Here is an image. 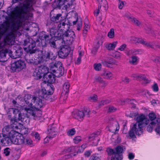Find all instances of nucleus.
<instances>
[{"instance_id":"obj_1","label":"nucleus","mask_w":160,"mask_h":160,"mask_svg":"<svg viewBox=\"0 0 160 160\" xmlns=\"http://www.w3.org/2000/svg\"><path fill=\"white\" fill-rule=\"evenodd\" d=\"M12 6L8 7L6 12L8 16H5V20H30L33 14L27 13L28 5L24 3H19L15 7Z\"/></svg>"},{"instance_id":"obj_2","label":"nucleus","mask_w":160,"mask_h":160,"mask_svg":"<svg viewBox=\"0 0 160 160\" xmlns=\"http://www.w3.org/2000/svg\"><path fill=\"white\" fill-rule=\"evenodd\" d=\"M137 122L133 124L128 132L129 136L131 138H135V134L140 135L143 132V128L149 122V120L145 115L141 114L136 118Z\"/></svg>"},{"instance_id":"obj_3","label":"nucleus","mask_w":160,"mask_h":160,"mask_svg":"<svg viewBox=\"0 0 160 160\" xmlns=\"http://www.w3.org/2000/svg\"><path fill=\"white\" fill-rule=\"evenodd\" d=\"M24 49L26 52L30 54L35 53L39 54L41 53V51L39 50L38 49L35 48L36 43L35 40L31 38H28L24 40Z\"/></svg>"},{"instance_id":"obj_4","label":"nucleus","mask_w":160,"mask_h":160,"mask_svg":"<svg viewBox=\"0 0 160 160\" xmlns=\"http://www.w3.org/2000/svg\"><path fill=\"white\" fill-rule=\"evenodd\" d=\"M54 88L52 85L48 86L46 88L42 87L41 90L38 92V96L40 98L51 101L54 99L52 98L51 96L54 92Z\"/></svg>"},{"instance_id":"obj_5","label":"nucleus","mask_w":160,"mask_h":160,"mask_svg":"<svg viewBox=\"0 0 160 160\" xmlns=\"http://www.w3.org/2000/svg\"><path fill=\"white\" fill-rule=\"evenodd\" d=\"M59 50L58 51V57L62 59L66 58L69 54L72 51L69 46L67 45H62L59 47Z\"/></svg>"},{"instance_id":"obj_6","label":"nucleus","mask_w":160,"mask_h":160,"mask_svg":"<svg viewBox=\"0 0 160 160\" xmlns=\"http://www.w3.org/2000/svg\"><path fill=\"white\" fill-rule=\"evenodd\" d=\"M75 33L73 31L71 30H67L63 34H62L61 38L63 41L68 44H71L74 40Z\"/></svg>"},{"instance_id":"obj_7","label":"nucleus","mask_w":160,"mask_h":160,"mask_svg":"<svg viewBox=\"0 0 160 160\" xmlns=\"http://www.w3.org/2000/svg\"><path fill=\"white\" fill-rule=\"evenodd\" d=\"M24 110L27 111L28 116L33 117L35 120L39 119L42 115V112L39 109H32L29 108H25Z\"/></svg>"},{"instance_id":"obj_8","label":"nucleus","mask_w":160,"mask_h":160,"mask_svg":"<svg viewBox=\"0 0 160 160\" xmlns=\"http://www.w3.org/2000/svg\"><path fill=\"white\" fill-rule=\"evenodd\" d=\"M89 112L87 109H84L82 110H78L73 112L72 115L75 119L79 121H82L85 115L88 114Z\"/></svg>"},{"instance_id":"obj_9","label":"nucleus","mask_w":160,"mask_h":160,"mask_svg":"<svg viewBox=\"0 0 160 160\" xmlns=\"http://www.w3.org/2000/svg\"><path fill=\"white\" fill-rule=\"evenodd\" d=\"M39 54H40V55L37 57V58L39 59L41 61H42L43 58L54 60L56 58V56L54 55L52 52L48 50L45 51L43 56L42 55V52L41 53H39Z\"/></svg>"},{"instance_id":"obj_10","label":"nucleus","mask_w":160,"mask_h":160,"mask_svg":"<svg viewBox=\"0 0 160 160\" xmlns=\"http://www.w3.org/2000/svg\"><path fill=\"white\" fill-rule=\"evenodd\" d=\"M25 65L24 62L22 60H19L15 62L14 63H13L11 66V69L13 72L16 71L17 70L18 71L19 69H23Z\"/></svg>"},{"instance_id":"obj_11","label":"nucleus","mask_w":160,"mask_h":160,"mask_svg":"<svg viewBox=\"0 0 160 160\" xmlns=\"http://www.w3.org/2000/svg\"><path fill=\"white\" fill-rule=\"evenodd\" d=\"M70 88V84L68 82H65L63 85L62 91V93L61 94L60 99L65 100L68 97V93L69 92V88Z\"/></svg>"},{"instance_id":"obj_12","label":"nucleus","mask_w":160,"mask_h":160,"mask_svg":"<svg viewBox=\"0 0 160 160\" xmlns=\"http://www.w3.org/2000/svg\"><path fill=\"white\" fill-rule=\"evenodd\" d=\"M71 25V23L68 21V22L67 23H66L64 22L60 21L58 22L57 26L60 31L62 32L64 31L65 32L67 30H69L70 26Z\"/></svg>"},{"instance_id":"obj_13","label":"nucleus","mask_w":160,"mask_h":160,"mask_svg":"<svg viewBox=\"0 0 160 160\" xmlns=\"http://www.w3.org/2000/svg\"><path fill=\"white\" fill-rule=\"evenodd\" d=\"M33 0H12L11 3L12 5L18 2V5L19 3H24L28 5V8L27 11V13H30L29 12L32 6Z\"/></svg>"},{"instance_id":"obj_14","label":"nucleus","mask_w":160,"mask_h":160,"mask_svg":"<svg viewBox=\"0 0 160 160\" xmlns=\"http://www.w3.org/2000/svg\"><path fill=\"white\" fill-rule=\"evenodd\" d=\"M115 151V160H122V153L123 152V147L118 146L116 147Z\"/></svg>"},{"instance_id":"obj_15","label":"nucleus","mask_w":160,"mask_h":160,"mask_svg":"<svg viewBox=\"0 0 160 160\" xmlns=\"http://www.w3.org/2000/svg\"><path fill=\"white\" fill-rule=\"evenodd\" d=\"M10 21H4V22L0 26V35L2 36L10 28Z\"/></svg>"},{"instance_id":"obj_16","label":"nucleus","mask_w":160,"mask_h":160,"mask_svg":"<svg viewBox=\"0 0 160 160\" xmlns=\"http://www.w3.org/2000/svg\"><path fill=\"white\" fill-rule=\"evenodd\" d=\"M68 15H66L65 17H63L62 15L61 14H54L53 13V10H52L50 14V17L51 18L50 20H58L59 18L61 17V19L60 20H64L68 18H67Z\"/></svg>"},{"instance_id":"obj_17","label":"nucleus","mask_w":160,"mask_h":160,"mask_svg":"<svg viewBox=\"0 0 160 160\" xmlns=\"http://www.w3.org/2000/svg\"><path fill=\"white\" fill-rule=\"evenodd\" d=\"M24 100L27 105L31 107L32 106V103L35 102L36 100L35 97L32 96L30 94H27L24 96Z\"/></svg>"},{"instance_id":"obj_18","label":"nucleus","mask_w":160,"mask_h":160,"mask_svg":"<svg viewBox=\"0 0 160 160\" xmlns=\"http://www.w3.org/2000/svg\"><path fill=\"white\" fill-rule=\"evenodd\" d=\"M52 72H48L46 74L44 75L43 78L46 81L49 83H53L55 81V77L54 73Z\"/></svg>"},{"instance_id":"obj_19","label":"nucleus","mask_w":160,"mask_h":160,"mask_svg":"<svg viewBox=\"0 0 160 160\" xmlns=\"http://www.w3.org/2000/svg\"><path fill=\"white\" fill-rule=\"evenodd\" d=\"M15 34L13 32H10L6 36L4 39L5 43L8 44H12V42L14 39Z\"/></svg>"},{"instance_id":"obj_20","label":"nucleus","mask_w":160,"mask_h":160,"mask_svg":"<svg viewBox=\"0 0 160 160\" xmlns=\"http://www.w3.org/2000/svg\"><path fill=\"white\" fill-rule=\"evenodd\" d=\"M18 135V133L13 130L10 131L8 135V137L9 144H11L13 142V140L15 139Z\"/></svg>"},{"instance_id":"obj_21","label":"nucleus","mask_w":160,"mask_h":160,"mask_svg":"<svg viewBox=\"0 0 160 160\" xmlns=\"http://www.w3.org/2000/svg\"><path fill=\"white\" fill-rule=\"evenodd\" d=\"M147 47L156 49L158 48L160 49V45L155 42H148L144 41V45Z\"/></svg>"},{"instance_id":"obj_22","label":"nucleus","mask_w":160,"mask_h":160,"mask_svg":"<svg viewBox=\"0 0 160 160\" xmlns=\"http://www.w3.org/2000/svg\"><path fill=\"white\" fill-rule=\"evenodd\" d=\"M61 67H63L61 62L58 61L54 63H51L50 68L51 72H55L57 69H58Z\"/></svg>"},{"instance_id":"obj_23","label":"nucleus","mask_w":160,"mask_h":160,"mask_svg":"<svg viewBox=\"0 0 160 160\" xmlns=\"http://www.w3.org/2000/svg\"><path fill=\"white\" fill-rule=\"evenodd\" d=\"M8 137L7 135L0 133V143L3 145L9 144Z\"/></svg>"},{"instance_id":"obj_24","label":"nucleus","mask_w":160,"mask_h":160,"mask_svg":"<svg viewBox=\"0 0 160 160\" xmlns=\"http://www.w3.org/2000/svg\"><path fill=\"white\" fill-rule=\"evenodd\" d=\"M50 35L55 38L57 39H59L61 38L62 34L59 33L58 30L55 28H52L50 30Z\"/></svg>"},{"instance_id":"obj_25","label":"nucleus","mask_w":160,"mask_h":160,"mask_svg":"<svg viewBox=\"0 0 160 160\" xmlns=\"http://www.w3.org/2000/svg\"><path fill=\"white\" fill-rule=\"evenodd\" d=\"M64 3V1L63 0H54L53 1L52 6L54 9L58 8L60 9L61 7Z\"/></svg>"},{"instance_id":"obj_26","label":"nucleus","mask_w":160,"mask_h":160,"mask_svg":"<svg viewBox=\"0 0 160 160\" xmlns=\"http://www.w3.org/2000/svg\"><path fill=\"white\" fill-rule=\"evenodd\" d=\"M57 129L56 128L49 126L48 129L47 133L49 137L53 138L55 137L57 134Z\"/></svg>"},{"instance_id":"obj_27","label":"nucleus","mask_w":160,"mask_h":160,"mask_svg":"<svg viewBox=\"0 0 160 160\" xmlns=\"http://www.w3.org/2000/svg\"><path fill=\"white\" fill-rule=\"evenodd\" d=\"M36 100L35 102H33L34 106L35 107L34 108L39 109L41 108L43 105L42 100L38 98L35 97Z\"/></svg>"},{"instance_id":"obj_28","label":"nucleus","mask_w":160,"mask_h":160,"mask_svg":"<svg viewBox=\"0 0 160 160\" xmlns=\"http://www.w3.org/2000/svg\"><path fill=\"white\" fill-rule=\"evenodd\" d=\"M109 127L111 131H116L119 129L118 123L115 121H110Z\"/></svg>"},{"instance_id":"obj_29","label":"nucleus","mask_w":160,"mask_h":160,"mask_svg":"<svg viewBox=\"0 0 160 160\" xmlns=\"http://www.w3.org/2000/svg\"><path fill=\"white\" fill-rule=\"evenodd\" d=\"M21 121V120H18L17 118L13 117L10 120V123L11 128H12L13 129H18L19 128L18 126V124H19V123L18 122V121Z\"/></svg>"},{"instance_id":"obj_30","label":"nucleus","mask_w":160,"mask_h":160,"mask_svg":"<svg viewBox=\"0 0 160 160\" xmlns=\"http://www.w3.org/2000/svg\"><path fill=\"white\" fill-rule=\"evenodd\" d=\"M24 140H25V138L23 136H18L13 140V143L15 144L24 145Z\"/></svg>"},{"instance_id":"obj_31","label":"nucleus","mask_w":160,"mask_h":160,"mask_svg":"<svg viewBox=\"0 0 160 160\" xmlns=\"http://www.w3.org/2000/svg\"><path fill=\"white\" fill-rule=\"evenodd\" d=\"M98 6H99L101 10L103 11H106L108 8V3L106 0H101Z\"/></svg>"},{"instance_id":"obj_32","label":"nucleus","mask_w":160,"mask_h":160,"mask_svg":"<svg viewBox=\"0 0 160 160\" xmlns=\"http://www.w3.org/2000/svg\"><path fill=\"white\" fill-rule=\"evenodd\" d=\"M142 51L140 49H132L126 52V54L128 56L135 55L137 54H141Z\"/></svg>"},{"instance_id":"obj_33","label":"nucleus","mask_w":160,"mask_h":160,"mask_svg":"<svg viewBox=\"0 0 160 160\" xmlns=\"http://www.w3.org/2000/svg\"><path fill=\"white\" fill-rule=\"evenodd\" d=\"M156 122H151L149 124L147 128V130L148 132H151L153 127L155 126V125H158L159 123L160 122V118L156 119Z\"/></svg>"},{"instance_id":"obj_34","label":"nucleus","mask_w":160,"mask_h":160,"mask_svg":"<svg viewBox=\"0 0 160 160\" xmlns=\"http://www.w3.org/2000/svg\"><path fill=\"white\" fill-rule=\"evenodd\" d=\"M43 77L49 72V68L46 66L41 65L37 68Z\"/></svg>"},{"instance_id":"obj_35","label":"nucleus","mask_w":160,"mask_h":160,"mask_svg":"<svg viewBox=\"0 0 160 160\" xmlns=\"http://www.w3.org/2000/svg\"><path fill=\"white\" fill-rule=\"evenodd\" d=\"M55 72H51L54 74L56 77H59L62 76L64 73V70L63 67H61L58 69H57Z\"/></svg>"},{"instance_id":"obj_36","label":"nucleus","mask_w":160,"mask_h":160,"mask_svg":"<svg viewBox=\"0 0 160 160\" xmlns=\"http://www.w3.org/2000/svg\"><path fill=\"white\" fill-rule=\"evenodd\" d=\"M35 41L36 44H37L38 46L39 47H45L47 46V41L43 38L41 39L39 38L38 39H37Z\"/></svg>"},{"instance_id":"obj_37","label":"nucleus","mask_w":160,"mask_h":160,"mask_svg":"<svg viewBox=\"0 0 160 160\" xmlns=\"http://www.w3.org/2000/svg\"><path fill=\"white\" fill-rule=\"evenodd\" d=\"M13 110V113L14 114V117L16 118H17L19 120L22 121V114L20 111L17 109L12 108Z\"/></svg>"},{"instance_id":"obj_38","label":"nucleus","mask_w":160,"mask_h":160,"mask_svg":"<svg viewBox=\"0 0 160 160\" xmlns=\"http://www.w3.org/2000/svg\"><path fill=\"white\" fill-rule=\"evenodd\" d=\"M130 40L133 43H140L143 45H144L145 41L143 39L141 38H138L134 37H131L130 38Z\"/></svg>"},{"instance_id":"obj_39","label":"nucleus","mask_w":160,"mask_h":160,"mask_svg":"<svg viewBox=\"0 0 160 160\" xmlns=\"http://www.w3.org/2000/svg\"><path fill=\"white\" fill-rule=\"evenodd\" d=\"M22 49L20 47H18V49L15 51V55L12 57L13 59H15L20 57L23 54Z\"/></svg>"},{"instance_id":"obj_40","label":"nucleus","mask_w":160,"mask_h":160,"mask_svg":"<svg viewBox=\"0 0 160 160\" xmlns=\"http://www.w3.org/2000/svg\"><path fill=\"white\" fill-rule=\"evenodd\" d=\"M56 21H48L47 23V25L48 26L49 28H55L57 26L58 22Z\"/></svg>"},{"instance_id":"obj_41","label":"nucleus","mask_w":160,"mask_h":160,"mask_svg":"<svg viewBox=\"0 0 160 160\" xmlns=\"http://www.w3.org/2000/svg\"><path fill=\"white\" fill-rule=\"evenodd\" d=\"M145 33L147 34L151 35H153L155 34L154 31L152 29L151 27L150 26H147L144 28Z\"/></svg>"},{"instance_id":"obj_42","label":"nucleus","mask_w":160,"mask_h":160,"mask_svg":"<svg viewBox=\"0 0 160 160\" xmlns=\"http://www.w3.org/2000/svg\"><path fill=\"white\" fill-rule=\"evenodd\" d=\"M10 125H7L4 127L2 131V133L5 135H8L10 131L12 130V128Z\"/></svg>"},{"instance_id":"obj_43","label":"nucleus","mask_w":160,"mask_h":160,"mask_svg":"<svg viewBox=\"0 0 160 160\" xmlns=\"http://www.w3.org/2000/svg\"><path fill=\"white\" fill-rule=\"evenodd\" d=\"M102 75L104 78L107 79H112L113 74L110 72L107 71L105 72Z\"/></svg>"},{"instance_id":"obj_44","label":"nucleus","mask_w":160,"mask_h":160,"mask_svg":"<svg viewBox=\"0 0 160 160\" xmlns=\"http://www.w3.org/2000/svg\"><path fill=\"white\" fill-rule=\"evenodd\" d=\"M33 75L34 77H36V79H37L41 78L43 76L37 68L33 72Z\"/></svg>"},{"instance_id":"obj_45","label":"nucleus","mask_w":160,"mask_h":160,"mask_svg":"<svg viewBox=\"0 0 160 160\" xmlns=\"http://www.w3.org/2000/svg\"><path fill=\"white\" fill-rule=\"evenodd\" d=\"M100 132L98 131L92 133L88 137V140L89 141L94 140L95 138H97Z\"/></svg>"},{"instance_id":"obj_46","label":"nucleus","mask_w":160,"mask_h":160,"mask_svg":"<svg viewBox=\"0 0 160 160\" xmlns=\"http://www.w3.org/2000/svg\"><path fill=\"white\" fill-rule=\"evenodd\" d=\"M117 42H114L112 43L108 44L106 46V48L109 50H113L116 47Z\"/></svg>"},{"instance_id":"obj_47","label":"nucleus","mask_w":160,"mask_h":160,"mask_svg":"<svg viewBox=\"0 0 160 160\" xmlns=\"http://www.w3.org/2000/svg\"><path fill=\"white\" fill-rule=\"evenodd\" d=\"M114 60L113 59L111 58L110 59L109 61L108 62L104 61H102V63L103 65L106 66L108 67H111L112 63H114Z\"/></svg>"},{"instance_id":"obj_48","label":"nucleus","mask_w":160,"mask_h":160,"mask_svg":"<svg viewBox=\"0 0 160 160\" xmlns=\"http://www.w3.org/2000/svg\"><path fill=\"white\" fill-rule=\"evenodd\" d=\"M148 117L150 120L151 122L154 121L156 122V119L159 118H157L156 116L154 113H151L148 114Z\"/></svg>"},{"instance_id":"obj_49","label":"nucleus","mask_w":160,"mask_h":160,"mask_svg":"<svg viewBox=\"0 0 160 160\" xmlns=\"http://www.w3.org/2000/svg\"><path fill=\"white\" fill-rule=\"evenodd\" d=\"M138 57L136 56H132L131 57V59L129 60V62L132 64L135 65L137 64Z\"/></svg>"},{"instance_id":"obj_50","label":"nucleus","mask_w":160,"mask_h":160,"mask_svg":"<svg viewBox=\"0 0 160 160\" xmlns=\"http://www.w3.org/2000/svg\"><path fill=\"white\" fill-rule=\"evenodd\" d=\"M73 25L77 24V29L79 31L80 30L82 26V22L81 21H75L73 22Z\"/></svg>"},{"instance_id":"obj_51","label":"nucleus","mask_w":160,"mask_h":160,"mask_svg":"<svg viewBox=\"0 0 160 160\" xmlns=\"http://www.w3.org/2000/svg\"><path fill=\"white\" fill-rule=\"evenodd\" d=\"M142 74H132L131 75V77L134 79L137 80H141Z\"/></svg>"},{"instance_id":"obj_52","label":"nucleus","mask_w":160,"mask_h":160,"mask_svg":"<svg viewBox=\"0 0 160 160\" xmlns=\"http://www.w3.org/2000/svg\"><path fill=\"white\" fill-rule=\"evenodd\" d=\"M106 152H107L108 154L109 155H114V159L115 160V150L113 149L110 148H108L106 149Z\"/></svg>"},{"instance_id":"obj_53","label":"nucleus","mask_w":160,"mask_h":160,"mask_svg":"<svg viewBox=\"0 0 160 160\" xmlns=\"http://www.w3.org/2000/svg\"><path fill=\"white\" fill-rule=\"evenodd\" d=\"M121 101L122 102V103H121V104H123V103L126 101H127L128 102H129L131 104H135V103L136 102V101L134 99H130L129 98H127L125 100H121Z\"/></svg>"},{"instance_id":"obj_54","label":"nucleus","mask_w":160,"mask_h":160,"mask_svg":"<svg viewBox=\"0 0 160 160\" xmlns=\"http://www.w3.org/2000/svg\"><path fill=\"white\" fill-rule=\"evenodd\" d=\"M93 67L95 70L97 71H99L101 70L102 68L101 64L95 63L93 65Z\"/></svg>"},{"instance_id":"obj_55","label":"nucleus","mask_w":160,"mask_h":160,"mask_svg":"<svg viewBox=\"0 0 160 160\" xmlns=\"http://www.w3.org/2000/svg\"><path fill=\"white\" fill-rule=\"evenodd\" d=\"M126 4V2L125 1H122L120 0H118V7L120 9H122L123 7Z\"/></svg>"},{"instance_id":"obj_56","label":"nucleus","mask_w":160,"mask_h":160,"mask_svg":"<svg viewBox=\"0 0 160 160\" xmlns=\"http://www.w3.org/2000/svg\"><path fill=\"white\" fill-rule=\"evenodd\" d=\"M76 133V130L74 128L69 129L67 132V134L69 136L74 135Z\"/></svg>"},{"instance_id":"obj_57","label":"nucleus","mask_w":160,"mask_h":160,"mask_svg":"<svg viewBox=\"0 0 160 160\" xmlns=\"http://www.w3.org/2000/svg\"><path fill=\"white\" fill-rule=\"evenodd\" d=\"M99 47V42L98 41L97 43V45L96 47L93 48L92 51V53L93 54H95L97 50Z\"/></svg>"},{"instance_id":"obj_58","label":"nucleus","mask_w":160,"mask_h":160,"mask_svg":"<svg viewBox=\"0 0 160 160\" xmlns=\"http://www.w3.org/2000/svg\"><path fill=\"white\" fill-rule=\"evenodd\" d=\"M110 102V101L108 99H105L102 100L101 102H99L98 103V105L99 106H101L102 105H104L107 104L109 103Z\"/></svg>"},{"instance_id":"obj_59","label":"nucleus","mask_w":160,"mask_h":160,"mask_svg":"<svg viewBox=\"0 0 160 160\" xmlns=\"http://www.w3.org/2000/svg\"><path fill=\"white\" fill-rule=\"evenodd\" d=\"M108 36L110 38H114V29L112 28L110 29V31L108 34Z\"/></svg>"},{"instance_id":"obj_60","label":"nucleus","mask_w":160,"mask_h":160,"mask_svg":"<svg viewBox=\"0 0 160 160\" xmlns=\"http://www.w3.org/2000/svg\"><path fill=\"white\" fill-rule=\"evenodd\" d=\"M1 49L0 48V58H2L3 57L6 56V53L8 52V50L6 49L3 50H1Z\"/></svg>"},{"instance_id":"obj_61","label":"nucleus","mask_w":160,"mask_h":160,"mask_svg":"<svg viewBox=\"0 0 160 160\" xmlns=\"http://www.w3.org/2000/svg\"><path fill=\"white\" fill-rule=\"evenodd\" d=\"M11 151V149L8 148H5L3 150V154L5 156H8L9 155Z\"/></svg>"},{"instance_id":"obj_62","label":"nucleus","mask_w":160,"mask_h":160,"mask_svg":"<svg viewBox=\"0 0 160 160\" xmlns=\"http://www.w3.org/2000/svg\"><path fill=\"white\" fill-rule=\"evenodd\" d=\"M49 43L51 47L54 48H56V46L55 41L53 40V38H52L49 40Z\"/></svg>"},{"instance_id":"obj_63","label":"nucleus","mask_w":160,"mask_h":160,"mask_svg":"<svg viewBox=\"0 0 160 160\" xmlns=\"http://www.w3.org/2000/svg\"><path fill=\"white\" fill-rule=\"evenodd\" d=\"M95 80L97 83H100L103 80V78L100 76H96L95 78Z\"/></svg>"},{"instance_id":"obj_64","label":"nucleus","mask_w":160,"mask_h":160,"mask_svg":"<svg viewBox=\"0 0 160 160\" xmlns=\"http://www.w3.org/2000/svg\"><path fill=\"white\" fill-rule=\"evenodd\" d=\"M108 82H107L103 80L99 83V85L102 88H104L108 85Z\"/></svg>"}]
</instances>
